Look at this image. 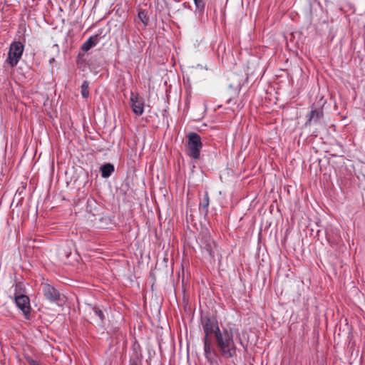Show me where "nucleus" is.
Instances as JSON below:
<instances>
[{"mask_svg":"<svg viewBox=\"0 0 365 365\" xmlns=\"http://www.w3.org/2000/svg\"><path fill=\"white\" fill-rule=\"evenodd\" d=\"M187 155L193 159H199L200 156V150L202 147L200 136L194 132L187 134Z\"/></svg>","mask_w":365,"mask_h":365,"instance_id":"3","label":"nucleus"},{"mask_svg":"<svg viewBox=\"0 0 365 365\" xmlns=\"http://www.w3.org/2000/svg\"><path fill=\"white\" fill-rule=\"evenodd\" d=\"M93 310L95 316L99 318L101 322H103L105 319V315L103 312L99 307H93Z\"/></svg>","mask_w":365,"mask_h":365,"instance_id":"15","label":"nucleus"},{"mask_svg":"<svg viewBox=\"0 0 365 365\" xmlns=\"http://www.w3.org/2000/svg\"><path fill=\"white\" fill-rule=\"evenodd\" d=\"M115 168L114 165L111 163H105L100 168V171L101 173V176L103 178H109L112 173L114 172Z\"/></svg>","mask_w":365,"mask_h":365,"instance_id":"10","label":"nucleus"},{"mask_svg":"<svg viewBox=\"0 0 365 365\" xmlns=\"http://www.w3.org/2000/svg\"><path fill=\"white\" fill-rule=\"evenodd\" d=\"M54 61V58H52V60H50V62H53Z\"/></svg>","mask_w":365,"mask_h":365,"instance_id":"22","label":"nucleus"},{"mask_svg":"<svg viewBox=\"0 0 365 365\" xmlns=\"http://www.w3.org/2000/svg\"><path fill=\"white\" fill-rule=\"evenodd\" d=\"M196 9L202 11L205 9V4L203 0H193Z\"/></svg>","mask_w":365,"mask_h":365,"instance_id":"16","label":"nucleus"},{"mask_svg":"<svg viewBox=\"0 0 365 365\" xmlns=\"http://www.w3.org/2000/svg\"><path fill=\"white\" fill-rule=\"evenodd\" d=\"M14 301L17 307L23 312L25 318L29 319L31 310L29 297L26 294H19L14 297Z\"/></svg>","mask_w":365,"mask_h":365,"instance_id":"4","label":"nucleus"},{"mask_svg":"<svg viewBox=\"0 0 365 365\" xmlns=\"http://www.w3.org/2000/svg\"><path fill=\"white\" fill-rule=\"evenodd\" d=\"M54 61V58H52V60H50V62H53Z\"/></svg>","mask_w":365,"mask_h":365,"instance_id":"20","label":"nucleus"},{"mask_svg":"<svg viewBox=\"0 0 365 365\" xmlns=\"http://www.w3.org/2000/svg\"><path fill=\"white\" fill-rule=\"evenodd\" d=\"M200 322L205 333L204 337L210 338L214 334L216 347L222 358L231 359L237 356V341L245 348L237 329L227 327L220 329L217 319L208 314L201 315Z\"/></svg>","mask_w":365,"mask_h":365,"instance_id":"1","label":"nucleus"},{"mask_svg":"<svg viewBox=\"0 0 365 365\" xmlns=\"http://www.w3.org/2000/svg\"><path fill=\"white\" fill-rule=\"evenodd\" d=\"M98 41V35L91 36L86 42L81 46V49L83 51H88L91 48L95 46Z\"/></svg>","mask_w":365,"mask_h":365,"instance_id":"11","label":"nucleus"},{"mask_svg":"<svg viewBox=\"0 0 365 365\" xmlns=\"http://www.w3.org/2000/svg\"><path fill=\"white\" fill-rule=\"evenodd\" d=\"M201 247L202 250H205V252H207V254L211 257H214L215 256V249L216 248V245L213 240L208 238L206 239L201 245Z\"/></svg>","mask_w":365,"mask_h":365,"instance_id":"9","label":"nucleus"},{"mask_svg":"<svg viewBox=\"0 0 365 365\" xmlns=\"http://www.w3.org/2000/svg\"><path fill=\"white\" fill-rule=\"evenodd\" d=\"M24 51V45L21 41H13L9 46L7 58L4 61V66L10 68L16 66L22 57Z\"/></svg>","mask_w":365,"mask_h":365,"instance_id":"2","label":"nucleus"},{"mask_svg":"<svg viewBox=\"0 0 365 365\" xmlns=\"http://www.w3.org/2000/svg\"><path fill=\"white\" fill-rule=\"evenodd\" d=\"M54 61V58H52V60H50V62H53Z\"/></svg>","mask_w":365,"mask_h":365,"instance_id":"21","label":"nucleus"},{"mask_svg":"<svg viewBox=\"0 0 365 365\" xmlns=\"http://www.w3.org/2000/svg\"><path fill=\"white\" fill-rule=\"evenodd\" d=\"M23 290V284L21 282H18L15 285L14 297L19 294H24Z\"/></svg>","mask_w":365,"mask_h":365,"instance_id":"17","label":"nucleus"},{"mask_svg":"<svg viewBox=\"0 0 365 365\" xmlns=\"http://www.w3.org/2000/svg\"><path fill=\"white\" fill-rule=\"evenodd\" d=\"M81 93L83 98H88L89 97V82L88 81L83 82L81 86Z\"/></svg>","mask_w":365,"mask_h":365,"instance_id":"13","label":"nucleus"},{"mask_svg":"<svg viewBox=\"0 0 365 365\" xmlns=\"http://www.w3.org/2000/svg\"><path fill=\"white\" fill-rule=\"evenodd\" d=\"M203 344H204V354L205 359L210 365H217V361L216 359V353L212 349L210 338L204 337L203 338Z\"/></svg>","mask_w":365,"mask_h":365,"instance_id":"5","label":"nucleus"},{"mask_svg":"<svg viewBox=\"0 0 365 365\" xmlns=\"http://www.w3.org/2000/svg\"><path fill=\"white\" fill-rule=\"evenodd\" d=\"M26 361L29 365H39L38 362L31 357H27Z\"/></svg>","mask_w":365,"mask_h":365,"instance_id":"19","label":"nucleus"},{"mask_svg":"<svg viewBox=\"0 0 365 365\" xmlns=\"http://www.w3.org/2000/svg\"><path fill=\"white\" fill-rule=\"evenodd\" d=\"M138 18L142 21V23L147 26L149 22V18L147 15V12L145 11H140L138 12Z\"/></svg>","mask_w":365,"mask_h":365,"instance_id":"14","label":"nucleus"},{"mask_svg":"<svg viewBox=\"0 0 365 365\" xmlns=\"http://www.w3.org/2000/svg\"><path fill=\"white\" fill-rule=\"evenodd\" d=\"M130 106L133 112L137 115H141L144 111V100L138 94L131 93Z\"/></svg>","mask_w":365,"mask_h":365,"instance_id":"6","label":"nucleus"},{"mask_svg":"<svg viewBox=\"0 0 365 365\" xmlns=\"http://www.w3.org/2000/svg\"><path fill=\"white\" fill-rule=\"evenodd\" d=\"M44 297L51 302H57L60 299L59 292L49 284H44L42 287Z\"/></svg>","mask_w":365,"mask_h":365,"instance_id":"7","label":"nucleus"},{"mask_svg":"<svg viewBox=\"0 0 365 365\" xmlns=\"http://www.w3.org/2000/svg\"><path fill=\"white\" fill-rule=\"evenodd\" d=\"M129 365H142V361L138 356L132 357L130 359Z\"/></svg>","mask_w":365,"mask_h":365,"instance_id":"18","label":"nucleus"},{"mask_svg":"<svg viewBox=\"0 0 365 365\" xmlns=\"http://www.w3.org/2000/svg\"><path fill=\"white\" fill-rule=\"evenodd\" d=\"M323 116H324V113H323V110L322 108H315V109H314L312 108L310 111V113H309V117L307 121L306 122V125H311V123L312 122L317 123L320 119H322L323 118Z\"/></svg>","mask_w":365,"mask_h":365,"instance_id":"8","label":"nucleus"},{"mask_svg":"<svg viewBox=\"0 0 365 365\" xmlns=\"http://www.w3.org/2000/svg\"><path fill=\"white\" fill-rule=\"evenodd\" d=\"M209 196L207 192H205L203 199L200 201L199 204V209L203 210V212L206 214L207 212V207L209 206Z\"/></svg>","mask_w":365,"mask_h":365,"instance_id":"12","label":"nucleus"}]
</instances>
